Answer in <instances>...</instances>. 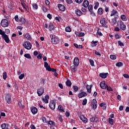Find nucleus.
<instances>
[{
    "label": "nucleus",
    "instance_id": "nucleus-26",
    "mask_svg": "<svg viewBox=\"0 0 129 129\" xmlns=\"http://www.w3.org/2000/svg\"><path fill=\"white\" fill-rule=\"evenodd\" d=\"M24 38H26V39L29 40L32 39V37H31V35L28 33H25L24 34Z\"/></svg>",
    "mask_w": 129,
    "mask_h": 129
},
{
    "label": "nucleus",
    "instance_id": "nucleus-64",
    "mask_svg": "<svg viewBox=\"0 0 129 129\" xmlns=\"http://www.w3.org/2000/svg\"><path fill=\"white\" fill-rule=\"evenodd\" d=\"M30 128L31 129H36V126H35V125H34V124H31L30 125Z\"/></svg>",
    "mask_w": 129,
    "mask_h": 129
},
{
    "label": "nucleus",
    "instance_id": "nucleus-30",
    "mask_svg": "<svg viewBox=\"0 0 129 129\" xmlns=\"http://www.w3.org/2000/svg\"><path fill=\"white\" fill-rule=\"evenodd\" d=\"M83 6L84 8H87V7L89 6V2L88 1H85L83 3Z\"/></svg>",
    "mask_w": 129,
    "mask_h": 129
},
{
    "label": "nucleus",
    "instance_id": "nucleus-1",
    "mask_svg": "<svg viewBox=\"0 0 129 129\" xmlns=\"http://www.w3.org/2000/svg\"><path fill=\"white\" fill-rule=\"evenodd\" d=\"M50 37L52 44L57 45V44H59V43H60V40H59V38L56 36V35L50 34Z\"/></svg>",
    "mask_w": 129,
    "mask_h": 129
},
{
    "label": "nucleus",
    "instance_id": "nucleus-54",
    "mask_svg": "<svg viewBox=\"0 0 129 129\" xmlns=\"http://www.w3.org/2000/svg\"><path fill=\"white\" fill-rule=\"evenodd\" d=\"M21 5L23 9H25V10H26L28 12V10L27 9V8H26V5L25 4V3H21Z\"/></svg>",
    "mask_w": 129,
    "mask_h": 129
},
{
    "label": "nucleus",
    "instance_id": "nucleus-6",
    "mask_svg": "<svg viewBox=\"0 0 129 129\" xmlns=\"http://www.w3.org/2000/svg\"><path fill=\"white\" fill-rule=\"evenodd\" d=\"M98 117L96 116H92L90 118V121H91V122H94L95 123H97V122H98Z\"/></svg>",
    "mask_w": 129,
    "mask_h": 129
},
{
    "label": "nucleus",
    "instance_id": "nucleus-44",
    "mask_svg": "<svg viewBox=\"0 0 129 129\" xmlns=\"http://www.w3.org/2000/svg\"><path fill=\"white\" fill-rule=\"evenodd\" d=\"M110 58L112 59V60H115V59H116V55H110Z\"/></svg>",
    "mask_w": 129,
    "mask_h": 129
},
{
    "label": "nucleus",
    "instance_id": "nucleus-13",
    "mask_svg": "<svg viewBox=\"0 0 129 129\" xmlns=\"http://www.w3.org/2000/svg\"><path fill=\"white\" fill-rule=\"evenodd\" d=\"M107 86V85L105 84V82L104 81L101 82L100 83V87L102 88V89H106Z\"/></svg>",
    "mask_w": 129,
    "mask_h": 129
},
{
    "label": "nucleus",
    "instance_id": "nucleus-53",
    "mask_svg": "<svg viewBox=\"0 0 129 129\" xmlns=\"http://www.w3.org/2000/svg\"><path fill=\"white\" fill-rule=\"evenodd\" d=\"M89 62L91 66H94V61H93V60L90 59L89 60Z\"/></svg>",
    "mask_w": 129,
    "mask_h": 129
},
{
    "label": "nucleus",
    "instance_id": "nucleus-45",
    "mask_svg": "<svg viewBox=\"0 0 129 129\" xmlns=\"http://www.w3.org/2000/svg\"><path fill=\"white\" fill-rule=\"evenodd\" d=\"M97 35H98V36H103V34H102V33H101V32H100V31H99V28H98L97 29Z\"/></svg>",
    "mask_w": 129,
    "mask_h": 129
},
{
    "label": "nucleus",
    "instance_id": "nucleus-51",
    "mask_svg": "<svg viewBox=\"0 0 129 129\" xmlns=\"http://www.w3.org/2000/svg\"><path fill=\"white\" fill-rule=\"evenodd\" d=\"M106 89L108 91H112V89L109 86H107Z\"/></svg>",
    "mask_w": 129,
    "mask_h": 129
},
{
    "label": "nucleus",
    "instance_id": "nucleus-49",
    "mask_svg": "<svg viewBox=\"0 0 129 129\" xmlns=\"http://www.w3.org/2000/svg\"><path fill=\"white\" fill-rule=\"evenodd\" d=\"M88 9L90 12V11H92V10L93 9V7H92V5H90L88 6Z\"/></svg>",
    "mask_w": 129,
    "mask_h": 129
},
{
    "label": "nucleus",
    "instance_id": "nucleus-48",
    "mask_svg": "<svg viewBox=\"0 0 129 129\" xmlns=\"http://www.w3.org/2000/svg\"><path fill=\"white\" fill-rule=\"evenodd\" d=\"M73 89L76 92H77V91H78V87L77 86H74Z\"/></svg>",
    "mask_w": 129,
    "mask_h": 129
},
{
    "label": "nucleus",
    "instance_id": "nucleus-12",
    "mask_svg": "<svg viewBox=\"0 0 129 129\" xmlns=\"http://www.w3.org/2000/svg\"><path fill=\"white\" fill-rule=\"evenodd\" d=\"M73 64L75 66H79V58L78 57H75L74 59Z\"/></svg>",
    "mask_w": 129,
    "mask_h": 129
},
{
    "label": "nucleus",
    "instance_id": "nucleus-25",
    "mask_svg": "<svg viewBox=\"0 0 129 129\" xmlns=\"http://www.w3.org/2000/svg\"><path fill=\"white\" fill-rule=\"evenodd\" d=\"M31 111L33 114H36L38 112V109L35 107H33L31 109Z\"/></svg>",
    "mask_w": 129,
    "mask_h": 129
},
{
    "label": "nucleus",
    "instance_id": "nucleus-3",
    "mask_svg": "<svg viewBox=\"0 0 129 129\" xmlns=\"http://www.w3.org/2000/svg\"><path fill=\"white\" fill-rule=\"evenodd\" d=\"M23 47L27 50H31L32 49V44L30 42L25 41L23 44Z\"/></svg>",
    "mask_w": 129,
    "mask_h": 129
},
{
    "label": "nucleus",
    "instance_id": "nucleus-60",
    "mask_svg": "<svg viewBox=\"0 0 129 129\" xmlns=\"http://www.w3.org/2000/svg\"><path fill=\"white\" fill-rule=\"evenodd\" d=\"M37 58L39 59V60L42 59V53H39L37 56Z\"/></svg>",
    "mask_w": 129,
    "mask_h": 129
},
{
    "label": "nucleus",
    "instance_id": "nucleus-61",
    "mask_svg": "<svg viewBox=\"0 0 129 129\" xmlns=\"http://www.w3.org/2000/svg\"><path fill=\"white\" fill-rule=\"evenodd\" d=\"M76 3L77 4H81L82 2H83V0H75Z\"/></svg>",
    "mask_w": 129,
    "mask_h": 129
},
{
    "label": "nucleus",
    "instance_id": "nucleus-56",
    "mask_svg": "<svg viewBox=\"0 0 129 129\" xmlns=\"http://www.w3.org/2000/svg\"><path fill=\"white\" fill-rule=\"evenodd\" d=\"M58 120L60 121V122H63V119L62 118V116H58Z\"/></svg>",
    "mask_w": 129,
    "mask_h": 129
},
{
    "label": "nucleus",
    "instance_id": "nucleus-46",
    "mask_svg": "<svg viewBox=\"0 0 129 129\" xmlns=\"http://www.w3.org/2000/svg\"><path fill=\"white\" fill-rule=\"evenodd\" d=\"M87 103V99L85 98L83 100L82 104L83 105H86Z\"/></svg>",
    "mask_w": 129,
    "mask_h": 129
},
{
    "label": "nucleus",
    "instance_id": "nucleus-22",
    "mask_svg": "<svg viewBox=\"0 0 129 129\" xmlns=\"http://www.w3.org/2000/svg\"><path fill=\"white\" fill-rule=\"evenodd\" d=\"M97 43H98V41L96 40L94 41L93 40L91 43V47L92 48L96 47V46H97Z\"/></svg>",
    "mask_w": 129,
    "mask_h": 129
},
{
    "label": "nucleus",
    "instance_id": "nucleus-33",
    "mask_svg": "<svg viewBox=\"0 0 129 129\" xmlns=\"http://www.w3.org/2000/svg\"><path fill=\"white\" fill-rule=\"evenodd\" d=\"M48 29L49 31H53V30H54V25L52 24V23H49Z\"/></svg>",
    "mask_w": 129,
    "mask_h": 129
},
{
    "label": "nucleus",
    "instance_id": "nucleus-29",
    "mask_svg": "<svg viewBox=\"0 0 129 129\" xmlns=\"http://www.w3.org/2000/svg\"><path fill=\"white\" fill-rule=\"evenodd\" d=\"M48 124H49V125H51V126H55L56 125V123H55L52 120H49L47 122Z\"/></svg>",
    "mask_w": 129,
    "mask_h": 129
},
{
    "label": "nucleus",
    "instance_id": "nucleus-9",
    "mask_svg": "<svg viewBox=\"0 0 129 129\" xmlns=\"http://www.w3.org/2000/svg\"><path fill=\"white\" fill-rule=\"evenodd\" d=\"M79 118L83 121V122H84V123H86L87 121H88L87 118H86L85 116L83 115L80 116Z\"/></svg>",
    "mask_w": 129,
    "mask_h": 129
},
{
    "label": "nucleus",
    "instance_id": "nucleus-19",
    "mask_svg": "<svg viewBox=\"0 0 129 129\" xmlns=\"http://www.w3.org/2000/svg\"><path fill=\"white\" fill-rule=\"evenodd\" d=\"M44 67L47 71H51V67H50V65H49L46 61L44 62Z\"/></svg>",
    "mask_w": 129,
    "mask_h": 129
},
{
    "label": "nucleus",
    "instance_id": "nucleus-7",
    "mask_svg": "<svg viewBox=\"0 0 129 129\" xmlns=\"http://www.w3.org/2000/svg\"><path fill=\"white\" fill-rule=\"evenodd\" d=\"M87 96V94L82 90L81 91V92L80 93L78 94V96L79 98H82V97H85V96Z\"/></svg>",
    "mask_w": 129,
    "mask_h": 129
},
{
    "label": "nucleus",
    "instance_id": "nucleus-20",
    "mask_svg": "<svg viewBox=\"0 0 129 129\" xmlns=\"http://www.w3.org/2000/svg\"><path fill=\"white\" fill-rule=\"evenodd\" d=\"M92 105H93V108L94 109H96L97 107V101L96 100H93L92 101Z\"/></svg>",
    "mask_w": 129,
    "mask_h": 129
},
{
    "label": "nucleus",
    "instance_id": "nucleus-21",
    "mask_svg": "<svg viewBox=\"0 0 129 129\" xmlns=\"http://www.w3.org/2000/svg\"><path fill=\"white\" fill-rule=\"evenodd\" d=\"M75 13L77 15V16H78L79 17H80L83 15V13L81 12V11L79 10V9H76L75 10Z\"/></svg>",
    "mask_w": 129,
    "mask_h": 129
},
{
    "label": "nucleus",
    "instance_id": "nucleus-4",
    "mask_svg": "<svg viewBox=\"0 0 129 129\" xmlns=\"http://www.w3.org/2000/svg\"><path fill=\"white\" fill-rule=\"evenodd\" d=\"M1 25L2 27L7 28V27H9V21L7 19H3L1 21Z\"/></svg>",
    "mask_w": 129,
    "mask_h": 129
},
{
    "label": "nucleus",
    "instance_id": "nucleus-62",
    "mask_svg": "<svg viewBox=\"0 0 129 129\" xmlns=\"http://www.w3.org/2000/svg\"><path fill=\"white\" fill-rule=\"evenodd\" d=\"M5 33L6 34H10L11 33V30H10L9 29H7L5 30Z\"/></svg>",
    "mask_w": 129,
    "mask_h": 129
},
{
    "label": "nucleus",
    "instance_id": "nucleus-41",
    "mask_svg": "<svg viewBox=\"0 0 129 129\" xmlns=\"http://www.w3.org/2000/svg\"><path fill=\"white\" fill-rule=\"evenodd\" d=\"M123 65V63H122V62H118L116 64V67H121V66H122Z\"/></svg>",
    "mask_w": 129,
    "mask_h": 129
},
{
    "label": "nucleus",
    "instance_id": "nucleus-23",
    "mask_svg": "<svg viewBox=\"0 0 129 129\" xmlns=\"http://www.w3.org/2000/svg\"><path fill=\"white\" fill-rule=\"evenodd\" d=\"M99 76L103 78V79H105L107 76H108V74L106 73H101L99 74Z\"/></svg>",
    "mask_w": 129,
    "mask_h": 129
},
{
    "label": "nucleus",
    "instance_id": "nucleus-15",
    "mask_svg": "<svg viewBox=\"0 0 129 129\" xmlns=\"http://www.w3.org/2000/svg\"><path fill=\"white\" fill-rule=\"evenodd\" d=\"M42 101L45 103H49V95H45V98H42Z\"/></svg>",
    "mask_w": 129,
    "mask_h": 129
},
{
    "label": "nucleus",
    "instance_id": "nucleus-47",
    "mask_svg": "<svg viewBox=\"0 0 129 129\" xmlns=\"http://www.w3.org/2000/svg\"><path fill=\"white\" fill-rule=\"evenodd\" d=\"M24 77H25V74H22L19 76V78L20 80H22V79H23V78H24Z\"/></svg>",
    "mask_w": 129,
    "mask_h": 129
},
{
    "label": "nucleus",
    "instance_id": "nucleus-18",
    "mask_svg": "<svg viewBox=\"0 0 129 129\" xmlns=\"http://www.w3.org/2000/svg\"><path fill=\"white\" fill-rule=\"evenodd\" d=\"M100 23L101 24L102 27H105V26H106V22H105V18L101 19Z\"/></svg>",
    "mask_w": 129,
    "mask_h": 129
},
{
    "label": "nucleus",
    "instance_id": "nucleus-28",
    "mask_svg": "<svg viewBox=\"0 0 129 129\" xmlns=\"http://www.w3.org/2000/svg\"><path fill=\"white\" fill-rule=\"evenodd\" d=\"M19 22L21 23V25H25L26 23V19L24 17H22L20 19H19Z\"/></svg>",
    "mask_w": 129,
    "mask_h": 129
},
{
    "label": "nucleus",
    "instance_id": "nucleus-55",
    "mask_svg": "<svg viewBox=\"0 0 129 129\" xmlns=\"http://www.w3.org/2000/svg\"><path fill=\"white\" fill-rule=\"evenodd\" d=\"M0 35H2V37L3 36H5V35H6L5 33V31H3L2 29H0Z\"/></svg>",
    "mask_w": 129,
    "mask_h": 129
},
{
    "label": "nucleus",
    "instance_id": "nucleus-40",
    "mask_svg": "<svg viewBox=\"0 0 129 129\" xmlns=\"http://www.w3.org/2000/svg\"><path fill=\"white\" fill-rule=\"evenodd\" d=\"M58 109H59L60 111H62L64 112L65 111H64V109H63V106L61 105H59L58 106Z\"/></svg>",
    "mask_w": 129,
    "mask_h": 129
},
{
    "label": "nucleus",
    "instance_id": "nucleus-31",
    "mask_svg": "<svg viewBox=\"0 0 129 129\" xmlns=\"http://www.w3.org/2000/svg\"><path fill=\"white\" fill-rule=\"evenodd\" d=\"M108 122L111 125H113L114 120L111 118H108Z\"/></svg>",
    "mask_w": 129,
    "mask_h": 129
},
{
    "label": "nucleus",
    "instance_id": "nucleus-59",
    "mask_svg": "<svg viewBox=\"0 0 129 129\" xmlns=\"http://www.w3.org/2000/svg\"><path fill=\"white\" fill-rule=\"evenodd\" d=\"M102 120L103 122H104L105 123V122H106V121H107V119H106V118L105 117H103V118H102Z\"/></svg>",
    "mask_w": 129,
    "mask_h": 129
},
{
    "label": "nucleus",
    "instance_id": "nucleus-5",
    "mask_svg": "<svg viewBox=\"0 0 129 129\" xmlns=\"http://www.w3.org/2000/svg\"><path fill=\"white\" fill-rule=\"evenodd\" d=\"M49 107L51 109L54 110L56 107V102L54 100L51 101V102L49 103Z\"/></svg>",
    "mask_w": 129,
    "mask_h": 129
},
{
    "label": "nucleus",
    "instance_id": "nucleus-27",
    "mask_svg": "<svg viewBox=\"0 0 129 129\" xmlns=\"http://www.w3.org/2000/svg\"><path fill=\"white\" fill-rule=\"evenodd\" d=\"M76 67H78L75 66V65L71 67V71H72V72H74V73H75V72L77 71V69H76Z\"/></svg>",
    "mask_w": 129,
    "mask_h": 129
},
{
    "label": "nucleus",
    "instance_id": "nucleus-43",
    "mask_svg": "<svg viewBox=\"0 0 129 129\" xmlns=\"http://www.w3.org/2000/svg\"><path fill=\"white\" fill-rule=\"evenodd\" d=\"M42 121L44 123H48V120H47V118L46 117H43L42 118Z\"/></svg>",
    "mask_w": 129,
    "mask_h": 129
},
{
    "label": "nucleus",
    "instance_id": "nucleus-17",
    "mask_svg": "<svg viewBox=\"0 0 129 129\" xmlns=\"http://www.w3.org/2000/svg\"><path fill=\"white\" fill-rule=\"evenodd\" d=\"M2 37L4 39V40H5L6 43H10V38H9V36H8V35L5 34Z\"/></svg>",
    "mask_w": 129,
    "mask_h": 129
},
{
    "label": "nucleus",
    "instance_id": "nucleus-10",
    "mask_svg": "<svg viewBox=\"0 0 129 129\" xmlns=\"http://www.w3.org/2000/svg\"><path fill=\"white\" fill-rule=\"evenodd\" d=\"M57 7L59 10L61 11V12H64L66 10V7H65V6L63 5L58 4Z\"/></svg>",
    "mask_w": 129,
    "mask_h": 129
},
{
    "label": "nucleus",
    "instance_id": "nucleus-38",
    "mask_svg": "<svg viewBox=\"0 0 129 129\" xmlns=\"http://www.w3.org/2000/svg\"><path fill=\"white\" fill-rule=\"evenodd\" d=\"M32 7L33 8V10H35V11H37L38 10V5L37 4L34 3L32 5Z\"/></svg>",
    "mask_w": 129,
    "mask_h": 129
},
{
    "label": "nucleus",
    "instance_id": "nucleus-39",
    "mask_svg": "<svg viewBox=\"0 0 129 129\" xmlns=\"http://www.w3.org/2000/svg\"><path fill=\"white\" fill-rule=\"evenodd\" d=\"M121 19L122 21H127V19L126 18V16H125V15H122L121 16Z\"/></svg>",
    "mask_w": 129,
    "mask_h": 129
},
{
    "label": "nucleus",
    "instance_id": "nucleus-37",
    "mask_svg": "<svg viewBox=\"0 0 129 129\" xmlns=\"http://www.w3.org/2000/svg\"><path fill=\"white\" fill-rule=\"evenodd\" d=\"M98 15H102L103 14V10L102 8H99L98 10Z\"/></svg>",
    "mask_w": 129,
    "mask_h": 129
},
{
    "label": "nucleus",
    "instance_id": "nucleus-32",
    "mask_svg": "<svg viewBox=\"0 0 129 129\" xmlns=\"http://www.w3.org/2000/svg\"><path fill=\"white\" fill-rule=\"evenodd\" d=\"M66 84L67 86H69V87H71V85H72V83L71 82V81L68 80L66 82Z\"/></svg>",
    "mask_w": 129,
    "mask_h": 129
},
{
    "label": "nucleus",
    "instance_id": "nucleus-52",
    "mask_svg": "<svg viewBox=\"0 0 129 129\" xmlns=\"http://www.w3.org/2000/svg\"><path fill=\"white\" fill-rule=\"evenodd\" d=\"M118 44L119 46H120V47H123V43L121 42L120 41H118Z\"/></svg>",
    "mask_w": 129,
    "mask_h": 129
},
{
    "label": "nucleus",
    "instance_id": "nucleus-11",
    "mask_svg": "<svg viewBox=\"0 0 129 129\" xmlns=\"http://www.w3.org/2000/svg\"><path fill=\"white\" fill-rule=\"evenodd\" d=\"M43 93H44V89L42 87H40L37 90V94H38V96H41V95H43Z\"/></svg>",
    "mask_w": 129,
    "mask_h": 129
},
{
    "label": "nucleus",
    "instance_id": "nucleus-8",
    "mask_svg": "<svg viewBox=\"0 0 129 129\" xmlns=\"http://www.w3.org/2000/svg\"><path fill=\"white\" fill-rule=\"evenodd\" d=\"M5 99L8 104H11V103L12 102V98H11V95L7 94L5 97Z\"/></svg>",
    "mask_w": 129,
    "mask_h": 129
},
{
    "label": "nucleus",
    "instance_id": "nucleus-34",
    "mask_svg": "<svg viewBox=\"0 0 129 129\" xmlns=\"http://www.w3.org/2000/svg\"><path fill=\"white\" fill-rule=\"evenodd\" d=\"M3 79L4 80H6V79H7V78H8V75L7 74V72H4L3 73Z\"/></svg>",
    "mask_w": 129,
    "mask_h": 129
},
{
    "label": "nucleus",
    "instance_id": "nucleus-42",
    "mask_svg": "<svg viewBox=\"0 0 129 129\" xmlns=\"http://www.w3.org/2000/svg\"><path fill=\"white\" fill-rule=\"evenodd\" d=\"M24 57H25V58H27V59H31V54L28 53L25 54Z\"/></svg>",
    "mask_w": 129,
    "mask_h": 129
},
{
    "label": "nucleus",
    "instance_id": "nucleus-24",
    "mask_svg": "<svg viewBox=\"0 0 129 129\" xmlns=\"http://www.w3.org/2000/svg\"><path fill=\"white\" fill-rule=\"evenodd\" d=\"M86 88H87V91L88 93L90 94V93H91V88H92V86L87 85L86 86Z\"/></svg>",
    "mask_w": 129,
    "mask_h": 129
},
{
    "label": "nucleus",
    "instance_id": "nucleus-58",
    "mask_svg": "<svg viewBox=\"0 0 129 129\" xmlns=\"http://www.w3.org/2000/svg\"><path fill=\"white\" fill-rule=\"evenodd\" d=\"M90 15H91V16H92L93 17H94V16H95V13H94V12H93V10H91L90 11Z\"/></svg>",
    "mask_w": 129,
    "mask_h": 129
},
{
    "label": "nucleus",
    "instance_id": "nucleus-35",
    "mask_svg": "<svg viewBox=\"0 0 129 129\" xmlns=\"http://www.w3.org/2000/svg\"><path fill=\"white\" fill-rule=\"evenodd\" d=\"M95 6L94 7V9L95 10H97V9H98V7H99V3L96 2L94 3Z\"/></svg>",
    "mask_w": 129,
    "mask_h": 129
},
{
    "label": "nucleus",
    "instance_id": "nucleus-63",
    "mask_svg": "<svg viewBox=\"0 0 129 129\" xmlns=\"http://www.w3.org/2000/svg\"><path fill=\"white\" fill-rule=\"evenodd\" d=\"M81 11L83 12V13H86L87 12L86 9L84 8H82Z\"/></svg>",
    "mask_w": 129,
    "mask_h": 129
},
{
    "label": "nucleus",
    "instance_id": "nucleus-50",
    "mask_svg": "<svg viewBox=\"0 0 129 129\" xmlns=\"http://www.w3.org/2000/svg\"><path fill=\"white\" fill-rule=\"evenodd\" d=\"M65 31L66 32H71V28H70V27H66L65 29Z\"/></svg>",
    "mask_w": 129,
    "mask_h": 129
},
{
    "label": "nucleus",
    "instance_id": "nucleus-16",
    "mask_svg": "<svg viewBox=\"0 0 129 129\" xmlns=\"http://www.w3.org/2000/svg\"><path fill=\"white\" fill-rule=\"evenodd\" d=\"M10 125L8 123H4L1 124V128L2 129H9Z\"/></svg>",
    "mask_w": 129,
    "mask_h": 129
},
{
    "label": "nucleus",
    "instance_id": "nucleus-2",
    "mask_svg": "<svg viewBox=\"0 0 129 129\" xmlns=\"http://www.w3.org/2000/svg\"><path fill=\"white\" fill-rule=\"evenodd\" d=\"M114 16V24H116V20L118 19V12L115 9H113L110 14V17H113Z\"/></svg>",
    "mask_w": 129,
    "mask_h": 129
},
{
    "label": "nucleus",
    "instance_id": "nucleus-57",
    "mask_svg": "<svg viewBox=\"0 0 129 129\" xmlns=\"http://www.w3.org/2000/svg\"><path fill=\"white\" fill-rule=\"evenodd\" d=\"M15 20L16 22H19V15H16L15 16Z\"/></svg>",
    "mask_w": 129,
    "mask_h": 129
},
{
    "label": "nucleus",
    "instance_id": "nucleus-14",
    "mask_svg": "<svg viewBox=\"0 0 129 129\" xmlns=\"http://www.w3.org/2000/svg\"><path fill=\"white\" fill-rule=\"evenodd\" d=\"M126 28V26L125 25L123 24V22L122 21L120 22V29L122 30V31H125V29Z\"/></svg>",
    "mask_w": 129,
    "mask_h": 129
},
{
    "label": "nucleus",
    "instance_id": "nucleus-36",
    "mask_svg": "<svg viewBox=\"0 0 129 129\" xmlns=\"http://www.w3.org/2000/svg\"><path fill=\"white\" fill-rule=\"evenodd\" d=\"M41 8L43 13H47V12H48V9H47V8H46L45 6L42 5Z\"/></svg>",
    "mask_w": 129,
    "mask_h": 129
}]
</instances>
